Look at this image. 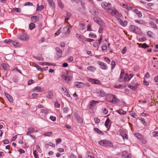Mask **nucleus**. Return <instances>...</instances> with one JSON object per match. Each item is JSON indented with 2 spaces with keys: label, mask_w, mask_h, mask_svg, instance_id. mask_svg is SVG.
<instances>
[{
  "label": "nucleus",
  "mask_w": 158,
  "mask_h": 158,
  "mask_svg": "<svg viewBox=\"0 0 158 158\" xmlns=\"http://www.w3.org/2000/svg\"><path fill=\"white\" fill-rule=\"evenodd\" d=\"M114 10L113 16L115 17L117 19L120 18L122 16L121 14L119 13L114 8Z\"/></svg>",
  "instance_id": "nucleus-13"
},
{
  "label": "nucleus",
  "mask_w": 158,
  "mask_h": 158,
  "mask_svg": "<svg viewBox=\"0 0 158 158\" xmlns=\"http://www.w3.org/2000/svg\"><path fill=\"white\" fill-rule=\"evenodd\" d=\"M86 158H94L93 154L90 152H88L86 153Z\"/></svg>",
  "instance_id": "nucleus-28"
},
{
  "label": "nucleus",
  "mask_w": 158,
  "mask_h": 158,
  "mask_svg": "<svg viewBox=\"0 0 158 158\" xmlns=\"http://www.w3.org/2000/svg\"><path fill=\"white\" fill-rule=\"evenodd\" d=\"M102 7L104 9H106L107 10L111 7L112 5L109 2H102L101 3Z\"/></svg>",
  "instance_id": "nucleus-4"
},
{
  "label": "nucleus",
  "mask_w": 158,
  "mask_h": 158,
  "mask_svg": "<svg viewBox=\"0 0 158 158\" xmlns=\"http://www.w3.org/2000/svg\"><path fill=\"white\" fill-rule=\"evenodd\" d=\"M37 8L36 10V11H37L38 10H41L43 9L44 8V6L42 5L40 6H39L38 5V4L37 5Z\"/></svg>",
  "instance_id": "nucleus-37"
},
{
  "label": "nucleus",
  "mask_w": 158,
  "mask_h": 158,
  "mask_svg": "<svg viewBox=\"0 0 158 158\" xmlns=\"http://www.w3.org/2000/svg\"><path fill=\"white\" fill-rule=\"evenodd\" d=\"M13 10L18 12L20 13L21 12V10L19 8H15L13 9Z\"/></svg>",
  "instance_id": "nucleus-63"
},
{
  "label": "nucleus",
  "mask_w": 158,
  "mask_h": 158,
  "mask_svg": "<svg viewBox=\"0 0 158 158\" xmlns=\"http://www.w3.org/2000/svg\"><path fill=\"white\" fill-rule=\"evenodd\" d=\"M5 94L8 99L9 101L11 102H12L13 101V99L12 96L6 92H5Z\"/></svg>",
  "instance_id": "nucleus-23"
},
{
  "label": "nucleus",
  "mask_w": 158,
  "mask_h": 158,
  "mask_svg": "<svg viewBox=\"0 0 158 158\" xmlns=\"http://www.w3.org/2000/svg\"><path fill=\"white\" fill-rule=\"evenodd\" d=\"M116 112L120 114H125L126 112L122 110H119L116 111Z\"/></svg>",
  "instance_id": "nucleus-34"
},
{
  "label": "nucleus",
  "mask_w": 158,
  "mask_h": 158,
  "mask_svg": "<svg viewBox=\"0 0 158 158\" xmlns=\"http://www.w3.org/2000/svg\"><path fill=\"white\" fill-rule=\"evenodd\" d=\"M139 120L141 121L142 123L144 125L146 124V123L145 119L144 118H139Z\"/></svg>",
  "instance_id": "nucleus-47"
},
{
  "label": "nucleus",
  "mask_w": 158,
  "mask_h": 158,
  "mask_svg": "<svg viewBox=\"0 0 158 158\" xmlns=\"http://www.w3.org/2000/svg\"><path fill=\"white\" fill-rule=\"evenodd\" d=\"M118 21L119 23L123 26L125 27L127 24V21H123L122 20L118 18Z\"/></svg>",
  "instance_id": "nucleus-17"
},
{
  "label": "nucleus",
  "mask_w": 158,
  "mask_h": 158,
  "mask_svg": "<svg viewBox=\"0 0 158 158\" xmlns=\"http://www.w3.org/2000/svg\"><path fill=\"white\" fill-rule=\"evenodd\" d=\"M99 143L102 146L111 147L112 146V143L109 140H101L99 142Z\"/></svg>",
  "instance_id": "nucleus-3"
},
{
  "label": "nucleus",
  "mask_w": 158,
  "mask_h": 158,
  "mask_svg": "<svg viewBox=\"0 0 158 158\" xmlns=\"http://www.w3.org/2000/svg\"><path fill=\"white\" fill-rule=\"evenodd\" d=\"M78 83H80V82H75V86L78 88H81V85L80 84Z\"/></svg>",
  "instance_id": "nucleus-54"
},
{
  "label": "nucleus",
  "mask_w": 158,
  "mask_h": 158,
  "mask_svg": "<svg viewBox=\"0 0 158 158\" xmlns=\"http://www.w3.org/2000/svg\"><path fill=\"white\" fill-rule=\"evenodd\" d=\"M55 49L57 52L58 53V56L60 57H61L62 54V51L59 47H56Z\"/></svg>",
  "instance_id": "nucleus-24"
},
{
  "label": "nucleus",
  "mask_w": 158,
  "mask_h": 158,
  "mask_svg": "<svg viewBox=\"0 0 158 158\" xmlns=\"http://www.w3.org/2000/svg\"><path fill=\"white\" fill-rule=\"evenodd\" d=\"M80 30H83L85 28V24L84 23H81L79 24V26Z\"/></svg>",
  "instance_id": "nucleus-32"
},
{
  "label": "nucleus",
  "mask_w": 158,
  "mask_h": 158,
  "mask_svg": "<svg viewBox=\"0 0 158 158\" xmlns=\"http://www.w3.org/2000/svg\"><path fill=\"white\" fill-rule=\"evenodd\" d=\"M94 20L95 22L97 23L100 25L103 26L105 24L102 21V19L99 17H94Z\"/></svg>",
  "instance_id": "nucleus-9"
},
{
  "label": "nucleus",
  "mask_w": 158,
  "mask_h": 158,
  "mask_svg": "<svg viewBox=\"0 0 158 158\" xmlns=\"http://www.w3.org/2000/svg\"><path fill=\"white\" fill-rule=\"evenodd\" d=\"M128 76V81H130L131 78L133 77V74L132 73L130 74L129 75L127 74Z\"/></svg>",
  "instance_id": "nucleus-59"
},
{
  "label": "nucleus",
  "mask_w": 158,
  "mask_h": 158,
  "mask_svg": "<svg viewBox=\"0 0 158 158\" xmlns=\"http://www.w3.org/2000/svg\"><path fill=\"white\" fill-rule=\"evenodd\" d=\"M36 131H35L34 128L33 127H29L28 129V131L27 132L26 135H28L32 133L35 132Z\"/></svg>",
  "instance_id": "nucleus-19"
},
{
  "label": "nucleus",
  "mask_w": 158,
  "mask_h": 158,
  "mask_svg": "<svg viewBox=\"0 0 158 158\" xmlns=\"http://www.w3.org/2000/svg\"><path fill=\"white\" fill-rule=\"evenodd\" d=\"M121 155L123 158H132L131 154L126 151L122 152Z\"/></svg>",
  "instance_id": "nucleus-7"
},
{
  "label": "nucleus",
  "mask_w": 158,
  "mask_h": 158,
  "mask_svg": "<svg viewBox=\"0 0 158 158\" xmlns=\"http://www.w3.org/2000/svg\"><path fill=\"white\" fill-rule=\"evenodd\" d=\"M128 87H129L131 89L133 90H136L135 88V87H134V86H133V85H128Z\"/></svg>",
  "instance_id": "nucleus-64"
},
{
  "label": "nucleus",
  "mask_w": 158,
  "mask_h": 158,
  "mask_svg": "<svg viewBox=\"0 0 158 158\" xmlns=\"http://www.w3.org/2000/svg\"><path fill=\"white\" fill-rule=\"evenodd\" d=\"M64 80L67 82L68 83L69 81H71L72 78V76L69 75V72H67L66 75L64 77Z\"/></svg>",
  "instance_id": "nucleus-11"
},
{
  "label": "nucleus",
  "mask_w": 158,
  "mask_h": 158,
  "mask_svg": "<svg viewBox=\"0 0 158 158\" xmlns=\"http://www.w3.org/2000/svg\"><path fill=\"white\" fill-rule=\"evenodd\" d=\"M110 120L108 118H107L105 123V125L106 128H108V127L109 124L110 122Z\"/></svg>",
  "instance_id": "nucleus-39"
},
{
  "label": "nucleus",
  "mask_w": 158,
  "mask_h": 158,
  "mask_svg": "<svg viewBox=\"0 0 158 158\" xmlns=\"http://www.w3.org/2000/svg\"><path fill=\"white\" fill-rule=\"evenodd\" d=\"M88 80L89 82H92L93 84H99L100 83V81L97 79L89 78L88 79Z\"/></svg>",
  "instance_id": "nucleus-16"
},
{
  "label": "nucleus",
  "mask_w": 158,
  "mask_h": 158,
  "mask_svg": "<svg viewBox=\"0 0 158 158\" xmlns=\"http://www.w3.org/2000/svg\"><path fill=\"white\" fill-rule=\"evenodd\" d=\"M74 116L78 123L80 124L82 123L83 121L82 118L79 116L77 114H74Z\"/></svg>",
  "instance_id": "nucleus-14"
},
{
  "label": "nucleus",
  "mask_w": 158,
  "mask_h": 158,
  "mask_svg": "<svg viewBox=\"0 0 158 158\" xmlns=\"http://www.w3.org/2000/svg\"><path fill=\"white\" fill-rule=\"evenodd\" d=\"M103 58L107 63H109L110 62V60L107 57L104 56L103 57Z\"/></svg>",
  "instance_id": "nucleus-51"
},
{
  "label": "nucleus",
  "mask_w": 158,
  "mask_h": 158,
  "mask_svg": "<svg viewBox=\"0 0 158 158\" xmlns=\"http://www.w3.org/2000/svg\"><path fill=\"white\" fill-rule=\"evenodd\" d=\"M96 92L98 94V95L100 96L104 97L106 95V93L103 90L100 89H97Z\"/></svg>",
  "instance_id": "nucleus-15"
},
{
  "label": "nucleus",
  "mask_w": 158,
  "mask_h": 158,
  "mask_svg": "<svg viewBox=\"0 0 158 158\" xmlns=\"http://www.w3.org/2000/svg\"><path fill=\"white\" fill-rule=\"evenodd\" d=\"M53 96V93L52 91H49L48 94L47 95L46 97L49 99L52 98Z\"/></svg>",
  "instance_id": "nucleus-26"
},
{
  "label": "nucleus",
  "mask_w": 158,
  "mask_h": 158,
  "mask_svg": "<svg viewBox=\"0 0 158 158\" xmlns=\"http://www.w3.org/2000/svg\"><path fill=\"white\" fill-rule=\"evenodd\" d=\"M111 64H112L111 69H113L114 68L115 66V62L114 61H112L111 62Z\"/></svg>",
  "instance_id": "nucleus-62"
},
{
  "label": "nucleus",
  "mask_w": 158,
  "mask_h": 158,
  "mask_svg": "<svg viewBox=\"0 0 158 158\" xmlns=\"http://www.w3.org/2000/svg\"><path fill=\"white\" fill-rule=\"evenodd\" d=\"M130 114L131 117L134 118H136L137 117V114L134 112L131 111L130 112Z\"/></svg>",
  "instance_id": "nucleus-43"
},
{
  "label": "nucleus",
  "mask_w": 158,
  "mask_h": 158,
  "mask_svg": "<svg viewBox=\"0 0 158 158\" xmlns=\"http://www.w3.org/2000/svg\"><path fill=\"white\" fill-rule=\"evenodd\" d=\"M130 29L131 31L137 33L139 34L141 32L140 28L135 26H131Z\"/></svg>",
  "instance_id": "nucleus-5"
},
{
  "label": "nucleus",
  "mask_w": 158,
  "mask_h": 158,
  "mask_svg": "<svg viewBox=\"0 0 158 158\" xmlns=\"http://www.w3.org/2000/svg\"><path fill=\"white\" fill-rule=\"evenodd\" d=\"M122 6L123 8L126 9L127 10H130L132 9V7L131 6L128 4H123Z\"/></svg>",
  "instance_id": "nucleus-22"
},
{
  "label": "nucleus",
  "mask_w": 158,
  "mask_h": 158,
  "mask_svg": "<svg viewBox=\"0 0 158 158\" xmlns=\"http://www.w3.org/2000/svg\"><path fill=\"white\" fill-rule=\"evenodd\" d=\"M134 11L139 18H141L142 17V15L140 11L138 10L137 9H135Z\"/></svg>",
  "instance_id": "nucleus-33"
},
{
  "label": "nucleus",
  "mask_w": 158,
  "mask_h": 158,
  "mask_svg": "<svg viewBox=\"0 0 158 158\" xmlns=\"http://www.w3.org/2000/svg\"><path fill=\"white\" fill-rule=\"evenodd\" d=\"M12 44L15 46H19V43L16 41H12Z\"/></svg>",
  "instance_id": "nucleus-52"
},
{
  "label": "nucleus",
  "mask_w": 158,
  "mask_h": 158,
  "mask_svg": "<svg viewBox=\"0 0 158 158\" xmlns=\"http://www.w3.org/2000/svg\"><path fill=\"white\" fill-rule=\"evenodd\" d=\"M98 64L100 66V68L103 70H106L108 69V67L106 64L103 62L98 61Z\"/></svg>",
  "instance_id": "nucleus-8"
},
{
  "label": "nucleus",
  "mask_w": 158,
  "mask_h": 158,
  "mask_svg": "<svg viewBox=\"0 0 158 158\" xmlns=\"http://www.w3.org/2000/svg\"><path fill=\"white\" fill-rule=\"evenodd\" d=\"M150 77V75L149 73L148 72H147L145 74L144 78H144H146V79H148Z\"/></svg>",
  "instance_id": "nucleus-57"
},
{
  "label": "nucleus",
  "mask_w": 158,
  "mask_h": 158,
  "mask_svg": "<svg viewBox=\"0 0 158 158\" xmlns=\"http://www.w3.org/2000/svg\"><path fill=\"white\" fill-rule=\"evenodd\" d=\"M124 73V70L122 69L121 71V74L119 78H123Z\"/></svg>",
  "instance_id": "nucleus-50"
},
{
  "label": "nucleus",
  "mask_w": 158,
  "mask_h": 158,
  "mask_svg": "<svg viewBox=\"0 0 158 158\" xmlns=\"http://www.w3.org/2000/svg\"><path fill=\"white\" fill-rule=\"evenodd\" d=\"M58 4L59 7L61 8H62L64 7V5L60 0H57Z\"/></svg>",
  "instance_id": "nucleus-36"
},
{
  "label": "nucleus",
  "mask_w": 158,
  "mask_h": 158,
  "mask_svg": "<svg viewBox=\"0 0 158 158\" xmlns=\"http://www.w3.org/2000/svg\"><path fill=\"white\" fill-rule=\"evenodd\" d=\"M119 132H120L121 135L122 137L124 140L125 139L126 140L128 139V137L127 135L126 134V132L125 131L122 130H119Z\"/></svg>",
  "instance_id": "nucleus-10"
},
{
  "label": "nucleus",
  "mask_w": 158,
  "mask_h": 158,
  "mask_svg": "<svg viewBox=\"0 0 158 158\" xmlns=\"http://www.w3.org/2000/svg\"><path fill=\"white\" fill-rule=\"evenodd\" d=\"M134 135L138 139L140 140H142L143 139V136L139 134V133H134Z\"/></svg>",
  "instance_id": "nucleus-21"
},
{
  "label": "nucleus",
  "mask_w": 158,
  "mask_h": 158,
  "mask_svg": "<svg viewBox=\"0 0 158 158\" xmlns=\"http://www.w3.org/2000/svg\"><path fill=\"white\" fill-rule=\"evenodd\" d=\"M76 37L80 40L82 39V36L80 34H77Z\"/></svg>",
  "instance_id": "nucleus-60"
},
{
  "label": "nucleus",
  "mask_w": 158,
  "mask_h": 158,
  "mask_svg": "<svg viewBox=\"0 0 158 158\" xmlns=\"http://www.w3.org/2000/svg\"><path fill=\"white\" fill-rule=\"evenodd\" d=\"M64 94L68 97H70V95L67 89H66V90L64 91Z\"/></svg>",
  "instance_id": "nucleus-49"
},
{
  "label": "nucleus",
  "mask_w": 158,
  "mask_h": 158,
  "mask_svg": "<svg viewBox=\"0 0 158 158\" xmlns=\"http://www.w3.org/2000/svg\"><path fill=\"white\" fill-rule=\"evenodd\" d=\"M48 4H49L50 7L53 9H54L55 7V3L52 0H48Z\"/></svg>",
  "instance_id": "nucleus-20"
},
{
  "label": "nucleus",
  "mask_w": 158,
  "mask_h": 158,
  "mask_svg": "<svg viewBox=\"0 0 158 158\" xmlns=\"http://www.w3.org/2000/svg\"><path fill=\"white\" fill-rule=\"evenodd\" d=\"M35 27V24L33 23H31L29 24V29L31 30L34 29Z\"/></svg>",
  "instance_id": "nucleus-40"
},
{
  "label": "nucleus",
  "mask_w": 158,
  "mask_h": 158,
  "mask_svg": "<svg viewBox=\"0 0 158 158\" xmlns=\"http://www.w3.org/2000/svg\"><path fill=\"white\" fill-rule=\"evenodd\" d=\"M98 101H95L94 100H93L91 102L89 105V108L91 109L93 108L95 106L96 104V103H98Z\"/></svg>",
  "instance_id": "nucleus-18"
},
{
  "label": "nucleus",
  "mask_w": 158,
  "mask_h": 158,
  "mask_svg": "<svg viewBox=\"0 0 158 158\" xmlns=\"http://www.w3.org/2000/svg\"><path fill=\"white\" fill-rule=\"evenodd\" d=\"M63 30L64 31V33L66 34L69 31V28L67 27H65L63 28Z\"/></svg>",
  "instance_id": "nucleus-41"
},
{
  "label": "nucleus",
  "mask_w": 158,
  "mask_h": 158,
  "mask_svg": "<svg viewBox=\"0 0 158 158\" xmlns=\"http://www.w3.org/2000/svg\"><path fill=\"white\" fill-rule=\"evenodd\" d=\"M9 65L7 64L3 63L2 64V68L5 70H7Z\"/></svg>",
  "instance_id": "nucleus-35"
},
{
  "label": "nucleus",
  "mask_w": 158,
  "mask_h": 158,
  "mask_svg": "<svg viewBox=\"0 0 158 158\" xmlns=\"http://www.w3.org/2000/svg\"><path fill=\"white\" fill-rule=\"evenodd\" d=\"M34 89V91H36L37 92H42L44 90L43 88L39 86L35 87Z\"/></svg>",
  "instance_id": "nucleus-27"
},
{
  "label": "nucleus",
  "mask_w": 158,
  "mask_h": 158,
  "mask_svg": "<svg viewBox=\"0 0 158 158\" xmlns=\"http://www.w3.org/2000/svg\"><path fill=\"white\" fill-rule=\"evenodd\" d=\"M135 21L137 23L141 25H144L145 23V21L142 20H135Z\"/></svg>",
  "instance_id": "nucleus-29"
},
{
  "label": "nucleus",
  "mask_w": 158,
  "mask_h": 158,
  "mask_svg": "<svg viewBox=\"0 0 158 158\" xmlns=\"http://www.w3.org/2000/svg\"><path fill=\"white\" fill-rule=\"evenodd\" d=\"M114 11V8L111 9L110 8L108 10H107V12L109 14H110L111 15L113 16V11Z\"/></svg>",
  "instance_id": "nucleus-42"
},
{
  "label": "nucleus",
  "mask_w": 158,
  "mask_h": 158,
  "mask_svg": "<svg viewBox=\"0 0 158 158\" xmlns=\"http://www.w3.org/2000/svg\"><path fill=\"white\" fill-rule=\"evenodd\" d=\"M92 30L91 25L90 24H88L87 25V31H92Z\"/></svg>",
  "instance_id": "nucleus-58"
},
{
  "label": "nucleus",
  "mask_w": 158,
  "mask_h": 158,
  "mask_svg": "<svg viewBox=\"0 0 158 158\" xmlns=\"http://www.w3.org/2000/svg\"><path fill=\"white\" fill-rule=\"evenodd\" d=\"M33 153L34 156L35 157V158H38L39 156H38V155L36 153V150H34Z\"/></svg>",
  "instance_id": "nucleus-56"
},
{
  "label": "nucleus",
  "mask_w": 158,
  "mask_h": 158,
  "mask_svg": "<svg viewBox=\"0 0 158 158\" xmlns=\"http://www.w3.org/2000/svg\"><path fill=\"white\" fill-rule=\"evenodd\" d=\"M52 133L51 132H48L45 133L44 134V136H52Z\"/></svg>",
  "instance_id": "nucleus-48"
},
{
  "label": "nucleus",
  "mask_w": 158,
  "mask_h": 158,
  "mask_svg": "<svg viewBox=\"0 0 158 158\" xmlns=\"http://www.w3.org/2000/svg\"><path fill=\"white\" fill-rule=\"evenodd\" d=\"M151 21L149 23L150 26L152 27L155 29H157V27L154 23H157L158 22V20L154 17L151 18Z\"/></svg>",
  "instance_id": "nucleus-2"
},
{
  "label": "nucleus",
  "mask_w": 158,
  "mask_h": 158,
  "mask_svg": "<svg viewBox=\"0 0 158 158\" xmlns=\"http://www.w3.org/2000/svg\"><path fill=\"white\" fill-rule=\"evenodd\" d=\"M49 110L47 109H43L40 110V112L44 113L45 114H47L49 112Z\"/></svg>",
  "instance_id": "nucleus-30"
},
{
  "label": "nucleus",
  "mask_w": 158,
  "mask_h": 158,
  "mask_svg": "<svg viewBox=\"0 0 158 158\" xmlns=\"http://www.w3.org/2000/svg\"><path fill=\"white\" fill-rule=\"evenodd\" d=\"M50 119L53 121H55L56 120V118L55 116H51L50 117Z\"/></svg>",
  "instance_id": "nucleus-61"
},
{
  "label": "nucleus",
  "mask_w": 158,
  "mask_h": 158,
  "mask_svg": "<svg viewBox=\"0 0 158 158\" xmlns=\"http://www.w3.org/2000/svg\"><path fill=\"white\" fill-rule=\"evenodd\" d=\"M109 97L110 99H112L111 100H110L109 102L113 104H115L118 102L119 101L118 99L115 95L110 94L109 96Z\"/></svg>",
  "instance_id": "nucleus-6"
},
{
  "label": "nucleus",
  "mask_w": 158,
  "mask_h": 158,
  "mask_svg": "<svg viewBox=\"0 0 158 158\" xmlns=\"http://www.w3.org/2000/svg\"><path fill=\"white\" fill-rule=\"evenodd\" d=\"M33 57L39 60L43 61L44 60V58L42 57L33 56Z\"/></svg>",
  "instance_id": "nucleus-45"
},
{
  "label": "nucleus",
  "mask_w": 158,
  "mask_h": 158,
  "mask_svg": "<svg viewBox=\"0 0 158 158\" xmlns=\"http://www.w3.org/2000/svg\"><path fill=\"white\" fill-rule=\"evenodd\" d=\"M114 10L113 16L115 17L117 19L120 18L122 16L121 14L119 13L114 8Z\"/></svg>",
  "instance_id": "nucleus-12"
},
{
  "label": "nucleus",
  "mask_w": 158,
  "mask_h": 158,
  "mask_svg": "<svg viewBox=\"0 0 158 158\" xmlns=\"http://www.w3.org/2000/svg\"><path fill=\"white\" fill-rule=\"evenodd\" d=\"M89 37L90 38H96L97 36L96 35L94 34L93 33L91 32L89 35Z\"/></svg>",
  "instance_id": "nucleus-46"
},
{
  "label": "nucleus",
  "mask_w": 158,
  "mask_h": 158,
  "mask_svg": "<svg viewBox=\"0 0 158 158\" xmlns=\"http://www.w3.org/2000/svg\"><path fill=\"white\" fill-rule=\"evenodd\" d=\"M87 69L88 70L94 71L96 70V68L94 66H89L87 67Z\"/></svg>",
  "instance_id": "nucleus-31"
},
{
  "label": "nucleus",
  "mask_w": 158,
  "mask_h": 158,
  "mask_svg": "<svg viewBox=\"0 0 158 158\" xmlns=\"http://www.w3.org/2000/svg\"><path fill=\"white\" fill-rule=\"evenodd\" d=\"M94 130L97 132V133L101 135H103V132L101 131H100L98 129V128H95L94 129Z\"/></svg>",
  "instance_id": "nucleus-38"
},
{
  "label": "nucleus",
  "mask_w": 158,
  "mask_h": 158,
  "mask_svg": "<svg viewBox=\"0 0 158 158\" xmlns=\"http://www.w3.org/2000/svg\"><path fill=\"white\" fill-rule=\"evenodd\" d=\"M17 36L18 39L24 41L28 40L30 38L29 35L26 33H19L17 34Z\"/></svg>",
  "instance_id": "nucleus-1"
},
{
  "label": "nucleus",
  "mask_w": 158,
  "mask_h": 158,
  "mask_svg": "<svg viewBox=\"0 0 158 158\" xmlns=\"http://www.w3.org/2000/svg\"><path fill=\"white\" fill-rule=\"evenodd\" d=\"M73 60V57L72 56H70L68 59V61L69 62H72Z\"/></svg>",
  "instance_id": "nucleus-55"
},
{
  "label": "nucleus",
  "mask_w": 158,
  "mask_h": 158,
  "mask_svg": "<svg viewBox=\"0 0 158 158\" xmlns=\"http://www.w3.org/2000/svg\"><path fill=\"white\" fill-rule=\"evenodd\" d=\"M35 67L38 70H40L41 71H42L43 70H45L44 69H41V67H40L39 65H36V66H35Z\"/></svg>",
  "instance_id": "nucleus-53"
},
{
  "label": "nucleus",
  "mask_w": 158,
  "mask_h": 158,
  "mask_svg": "<svg viewBox=\"0 0 158 158\" xmlns=\"http://www.w3.org/2000/svg\"><path fill=\"white\" fill-rule=\"evenodd\" d=\"M4 42L5 44H9L10 43H12V40L10 39L5 40Z\"/></svg>",
  "instance_id": "nucleus-44"
},
{
  "label": "nucleus",
  "mask_w": 158,
  "mask_h": 158,
  "mask_svg": "<svg viewBox=\"0 0 158 158\" xmlns=\"http://www.w3.org/2000/svg\"><path fill=\"white\" fill-rule=\"evenodd\" d=\"M31 21L33 22H37L39 20V18L38 17L36 16H33L31 17Z\"/></svg>",
  "instance_id": "nucleus-25"
}]
</instances>
